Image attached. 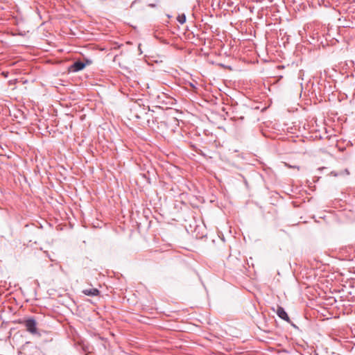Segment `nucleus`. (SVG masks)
<instances>
[{
    "label": "nucleus",
    "instance_id": "nucleus-3",
    "mask_svg": "<svg viewBox=\"0 0 355 355\" xmlns=\"http://www.w3.org/2000/svg\"><path fill=\"white\" fill-rule=\"evenodd\" d=\"M276 313L281 319L286 322L290 321V318L283 307L278 306Z\"/></svg>",
    "mask_w": 355,
    "mask_h": 355
},
{
    "label": "nucleus",
    "instance_id": "nucleus-2",
    "mask_svg": "<svg viewBox=\"0 0 355 355\" xmlns=\"http://www.w3.org/2000/svg\"><path fill=\"white\" fill-rule=\"evenodd\" d=\"M91 64L92 61L89 59H85V62L78 60L71 65L69 69L73 72H77L83 70L87 65H89Z\"/></svg>",
    "mask_w": 355,
    "mask_h": 355
},
{
    "label": "nucleus",
    "instance_id": "nucleus-6",
    "mask_svg": "<svg viewBox=\"0 0 355 355\" xmlns=\"http://www.w3.org/2000/svg\"><path fill=\"white\" fill-rule=\"evenodd\" d=\"M285 165H286L287 167H288V168H297V169H299V167H298V166H297H297H292L291 165H289V164H286V163L285 164Z\"/></svg>",
    "mask_w": 355,
    "mask_h": 355
},
{
    "label": "nucleus",
    "instance_id": "nucleus-5",
    "mask_svg": "<svg viewBox=\"0 0 355 355\" xmlns=\"http://www.w3.org/2000/svg\"><path fill=\"white\" fill-rule=\"evenodd\" d=\"M177 20L180 24H183L186 21V15L182 13L177 17Z\"/></svg>",
    "mask_w": 355,
    "mask_h": 355
},
{
    "label": "nucleus",
    "instance_id": "nucleus-1",
    "mask_svg": "<svg viewBox=\"0 0 355 355\" xmlns=\"http://www.w3.org/2000/svg\"><path fill=\"white\" fill-rule=\"evenodd\" d=\"M26 327L27 331L33 335L39 334L37 328V322L34 318H30L20 322Z\"/></svg>",
    "mask_w": 355,
    "mask_h": 355
},
{
    "label": "nucleus",
    "instance_id": "nucleus-4",
    "mask_svg": "<svg viewBox=\"0 0 355 355\" xmlns=\"http://www.w3.org/2000/svg\"><path fill=\"white\" fill-rule=\"evenodd\" d=\"M83 293L88 296H97L100 291L97 288H88L83 291Z\"/></svg>",
    "mask_w": 355,
    "mask_h": 355
}]
</instances>
